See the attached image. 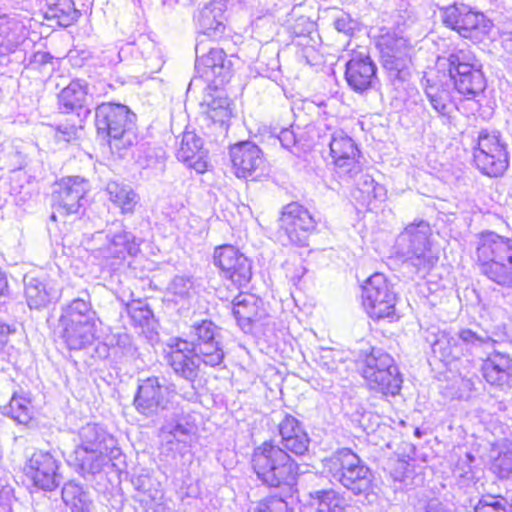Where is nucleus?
Here are the masks:
<instances>
[{
    "instance_id": "obj_1",
    "label": "nucleus",
    "mask_w": 512,
    "mask_h": 512,
    "mask_svg": "<svg viewBox=\"0 0 512 512\" xmlns=\"http://www.w3.org/2000/svg\"><path fill=\"white\" fill-rule=\"evenodd\" d=\"M281 446L272 439L257 445L251 454L250 464L257 478L266 486L280 488L297 482L299 464L292 458L306 455L310 437L302 423L286 414L277 426Z\"/></svg>"
},
{
    "instance_id": "obj_2",
    "label": "nucleus",
    "mask_w": 512,
    "mask_h": 512,
    "mask_svg": "<svg viewBox=\"0 0 512 512\" xmlns=\"http://www.w3.org/2000/svg\"><path fill=\"white\" fill-rule=\"evenodd\" d=\"M191 334V340L172 338L163 350V358L176 377L193 384L200 378L201 365L219 366L224 360V351L217 339V327L211 320L192 325Z\"/></svg>"
},
{
    "instance_id": "obj_3",
    "label": "nucleus",
    "mask_w": 512,
    "mask_h": 512,
    "mask_svg": "<svg viewBox=\"0 0 512 512\" xmlns=\"http://www.w3.org/2000/svg\"><path fill=\"white\" fill-rule=\"evenodd\" d=\"M476 239L474 260L481 274L500 286H512V238L483 230Z\"/></svg>"
},
{
    "instance_id": "obj_4",
    "label": "nucleus",
    "mask_w": 512,
    "mask_h": 512,
    "mask_svg": "<svg viewBox=\"0 0 512 512\" xmlns=\"http://www.w3.org/2000/svg\"><path fill=\"white\" fill-rule=\"evenodd\" d=\"M356 369L370 391L383 397H394L400 393L402 375L388 353L372 348L357 359Z\"/></svg>"
},
{
    "instance_id": "obj_5",
    "label": "nucleus",
    "mask_w": 512,
    "mask_h": 512,
    "mask_svg": "<svg viewBox=\"0 0 512 512\" xmlns=\"http://www.w3.org/2000/svg\"><path fill=\"white\" fill-rule=\"evenodd\" d=\"M361 307L374 322L398 321L399 295L392 280L382 272H374L360 285Z\"/></svg>"
},
{
    "instance_id": "obj_6",
    "label": "nucleus",
    "mask_w": 512,
    "mask_h": 512,
    "mask_svg": "<svg viewBox=\"0 0 512 512\" xmlns=\"http://www.w3.org/2000/svg\"><path fill=\"white\" fill-rule=\"evenodd\" d=\"M441 24L461 38L478 44L489 38L493 20L483 11L462 1L438 7Z\"/></svg>"
},
{
    "instance_id": "obj_7",
    "label": "nucleus",
    "mask_w": 512,
    "mask_h": 512,
    "mask_svg": "<svg viewBox=\"0 0 512 512\" xmlns=\"http://www.w3.org/2000/svg\"><path fill=\"white\" fill-rule=\"evenodd\" d=\"M323 471L354 495L367 494L373 487V474L349 448H341L322 460Z\"/></svg>"
},
{
    "instance_id": "obj_8",
    "label": "nucleus",
    "mask_w": 512,
    "mask_h": 512,
    "mask_svg": "<svg viewBox=\"0 0 512 512\" xmlns=\"http://www.w3.org/2000/svg\"><path fill=\"white\" fill-rule=\"evenodd\" d=\"M61 338L69 350H82L96 338V322L89 305L75 299L63 310L59 318Z\"/></svg>"
},
{
    "instance_id": "obj_9",
    "label": "nucleus",
    "mask_w": 512,
    "mask_h": 512,
    "mask_svg": "<svg viewBox=\"0 0 512 512\" xmlns=\"http://www.w3.org/2000/svg\"><path fill=\"white\" fill-rule=\"evenodd\" d=\"M212 263L230 291H241L253 278V262L237 246L220 244L214 247Z\"/></svg>"
},
{
    "instance_id": "obj_10",
    "label": "nucleus",
    "mask_w": 512,
    "mask_h": 512,
    "mask_svg": "<svg viewBox=\"0 0 512 512\" xmlns=\"http://www.w3.org/2000/svg\"><path fill=\"white\" fill-rule=\"evenodd\" d=\"M472 155L476 168L489 177H500L509 167L508 145L497 131L482 130Z\"/></svg>"
},
{
    "instance_id": "obj_11",
    "label": "nucleus",
    "mask_w": 512,
    "mask_h": 512,
    "mask_svg": "<svg viewBox=\"0 0 512 512\" xmlns=\"http://www.w3.org/2000/svg\"><path fill=\"white\" fill-rule=\"evenodd\" d=\"M61 463L50 451L36 449L28 456L21 469L28 486L36 491L52 492L60 484Z\"/></svg>"
},
{
    "instance_id": "obj_12",
    "label": "nucleus",
    "mask_w": 512,
    "mask_h": 512,
    "mask_svg": "<svg viewBox=\"0 0 512 512\" xmlns=\"http://www.w3.org/2000/svg\"><path fill=\"white\" fill-rule=\"evenodd\" d=\"M136 115L120 103L103 102L95 111V128L98 136L108 143L120 140L132 128Z\"/></svg>"
},
{
    "instance_id": "obj_13",
    "label": "nucleus",
    "mask_w": 512,
    "mask_h": 512,
    "mask_svg": "<svg viewBox=\"0 0 512 512\" xmlns=\"http://www.w3.org/2000/svg\"><path fill=\"white\" fill-rule=\"evenodd\" d=\"M447 61L449 76L460 95L474 99L484 92L486 80L483 72L462 51L450 54Z\"/></svg>"
},
{
    "instance_id": "obj_14",
    "label": "nucleus",
    "mask_w": 512,
    "mask_h": 512,
    "mask_svg": "<svg viewBox=\"0 0 512 512\" xmlns=\"http://www.w3.org/2000/svg\"><path fill=\"white\" fill-rule=\"evenodd\" d=\"M88 181L80 176H64L56 180L51 193V206L60 214H76L89 192Z\"/></svg>"
},
{
    "instance_id": "obj_15",
    "label": "nucleus",
    "mask_w": 512,
    "mask_h": 512,
    "mask_svg": "<svg viewBox=\"0 0 512 512\" xmlns=\"http://www.w3.org/2000/svg\"><path fill=\"white\" fill-rule=\"evenodd\" d=\"M281 229L291 244L305 246L316 230V220L309 210L298 202L284 206L280 216Z\"/></svg>"
},
{
    "instance_id": "obj_16",
    "label": "nucleus",
    "mask_w": 512,
    "mask_h": 512,
    "mask_svg": "<svg viewBox=\"0 0 512 512\" xmlns=\"http://www.w3.org/2000/svg\"><path fill=\"white\" fill-rule=\"evenodd\" d=\"M344 79L354 92H366L377 79V66L367 53L353 51L345 65Z\"/></svg>"
},
{
    "instance_id": "obj_17",
    "label": "nucleus",
    "mask_w": 512,
    "mask_h": 512,
    "mask_svg": "<svg viewBox=\"0 0 512 512\" xmlns=\"http://www.w3.org/2000/svg\"><path fill=\"white\" fill-rule=\"evenodd\" d=\"M133 406L140 415L145 417L166 409L165 387L159 377L150 376L139 383L133 398Z\"/></svg>"
},
{
    "instance_id": "obj_18",
    "label": "nucleus",
    "mask_w": 512,
    "mask_h": 512,
    "mask_svg": "<svg viewBox=\"0 0 512 512\" xmlns=\"http://www.w3.org/2000/svg\"><path fill=\"white\" fill-rule=\"evenodd\" d=\"M229 154L234 174L238 178L253 177L265 167L262 150L252 142L244 141L233 145Z\"/></svg>"
},
{
    "instance_id": "obj_19",
    "label": "nucleus",
    "mask_w": 512,
    "mask_h": 512,
    "mask_svg": "<svg viewBox=\"0 0 512 512\" xmlns=\"http://www.w3.org/2000/svg\"><path fill=\"white\" fill-rule=\"evenodd\" d=\"M57 105L61 113L87 116L90 113L88 83L80 79L71 80L57 94Z\"/></svg>"
},
{
    "instance_id": "obj_20",
    "label": "nucleus",
    "mask_w": 512,
    "mask_h": 512,
    "mask_svg": "<svg viewBox=\"0 0 512 512\" xmlns=\"http://www.w3.org/2000/svg\"><path fill=\"white\" fill-rule=\"evenodd\" d=\"M480 371L491 387L504 389L512 386V356L508 353L491 352L482 361Z\"/></svg>"
},
{
    "instance_id": "obj_21",
    "label": "nucleus",
    "mask_w": 512,
    "mask_h": 512,
    "mask_svg": "<svg viewBox=\"0 0 512 512\" xmlns=\"http://www.w3.org/2000/svg\"><path fill=\"white\" fill-rule=\"evenodd\" d=\"M233 315L242 328H248L267 317L264 302L255 294L239 293L233 303Z\"/></svg>"
},
{
    "instance_id": "obj_22",
    "label": "nucleus",
    "mask_w": 512,
    "mask_h": 512,
    "mask_svg": "<svg viewBox=\"0 0 512 512\" xmlns=\"http://www.w3.org/2000/svg\"><path fill=\"white\" fill-rule=\"evenodd\" d=\"M330 156L334 166L346 172L360 170V150L355 142L343 134H336L330 141Z\"/></svg>"
},
{
    "instance_id": "obj_23",
    "label": "nucleus",
    "mask_w": 512,
    "mask_h": 512,
    "mask_svg": "<svg viewBox=\"0 0 512 512\" xmlns=\"http://www.w3.org/2000/svg\"><path fill=\"white\" fill-rule=\"evenodd\" d=\"M207 151L201 139L194 133H185L182 137L177 158L190 170L203 174L208 170Z\"/></svg>"
},
{
    "instance_id": "obj_24",
    "label": "nucleus",
    "mask_w": 512,
    "mask_h": 512,
    "mask_svg": "<svg viewBox=\"0 0 512 512\" xmlns=\"http://www.w3.org/2000/svg\"><path fill=\"white\" fill-rule=\"evenodd\" d=\"M196 69L207 81L223 83L229 78L226 53L222 49H210L196 61Z\"/></svg>"
},
{
    "instance_id": "obj_25",
    "label": "nucleus",
    "mask_w": 512,
    "mask_h": 512,
    "mask_svg": "<svg viewBox=\"0 0 512 512\" xmlns=\"http://www.w3.org/2000/svg\"><path fill=\"white\" fill-rule=\"evenodd\" d=\"M201 108L205 117L215 124H227L233 116L232 102L224 94L209 93Z\"/></svg>"
},
{
    "instance_id": "obj_26",
    "label": "nucleus",
    "mask_w": 512,
    "mask_h": 512,
    "mask_svg": "<svg viewBox=\"0 0 512 512\" xmlns=\"http://www.w3.org/2000/svg\"><path fill=\"white\" fill-rule=\"evenodd\" d=\"M313 512H347L344 496L334 489H323L310 494Z\"/></svg>"
},
{
    "instance_id": "obj_27",
    "label": "nucleus",
    "mask_w": 512,
    "mask_h": 512,
    "mask_svg": "<svg viewBox=\"0 0 512 512\" xmlns=\"http://www.w3.org/2000/svg\"><path fill=\"white\" fill-rule=\"evenodd\" d=\"M106 191L109 200L117 206L122 214H132L138 204V195L126 185L116 181L107 184Z\"/></svg>"
},
{
    "instance_id": "obj_28",
    "label": "nucleus",
    "mask_w": 512,
    "mask_h": 512,
    "mask_svg": "<svg viewBox=\"0 0 512 512\" xmlns=\"http://www.w3.org/2000/svg\"><path fill=\"white\" fill-rule=\"evenodd\" d=\"M44 17L66 27L77 19L78 10L75 8L73 0H54L47 6Z\"/></svg>"
},
{
    "instance_id": "obj_29",
    "label": "nucleus",
    "mask_w": 512,
    "mask_h": 512,
    "mask_svg": "<svg viewBox=\"0 0 512 512\" xmlns=\"http://www.w3.org/2000/svg\"><path fill=\"white\" fill-rule=\"evenodd\" d=\"M98 436L93 441H83L74 450L75 465L81 469H91L95 462L99 459L101 451L99 449L100 442Z\"/></svg>"
},
{
    "instance_id": "obj_30",
    "label": "nucleus",
    "mask_w": 512,
    "mask_h": 512,
    "mask_svg": "<svg viewBox=\"0 0 512 512\" xmlns=\"http://www.w3.org/2000/svg\"><path fill=\"white\" fill-rule=\"evenodd\" d=\"M24 295L30 309L40 310L50 302L45 285L34 279L25 284Z\"/></svg>"
},
{
    "instance_id": "obj_31",
    "label": "nucleus",
    "mask_w": 512,
    "mask_h": 512,
    "mask_svg": "<svg viewBox=\"0 0 512 512\" xmlns=\"http://www.w3.org/2000/svg\"><path fill=\"white\" fill-rule=\"evenodd\" d=\"M11 418L19 424H28L33 419V407L30 398L22 394H14L10 400Z\"/></svg>"
},
{
    "instance_id": "obj_32",
    "label": "nucleus",
    "mask_w": 512,
    "mask_h": 512,
    "mask_svg": "<svg viewBox=\"0 0 512 512\" xmlns=\"http://www.w3.org/2000/svg\"><path fill=\"white\" fill-rule=\"evenodd\" d=\"M474 512H510L507 510V500L501 494H484L474 507Z\"/></svg>"
},
{
    "instance_id": "obj_33",
    "label": "nucleus",
    "mask_w": 512,
    "mask_h": 512,
    "mask_svg": "<svg viewBox=\"0 0 512 512\" xmlns=\"http://www.w3.org/2000/svg\"><path fill=\"white\" fill-rule=\"evenodd\" d=\"M128 316L131 324L134 327H146L150 324L153 318V312L148 305L143 304L141 301L132 302L127 309Z\"/></svg>"
},
{
    "instance_id": "obj_34",
    "label": "nucleus",
    "mask_w": 512,
    "mask_h": 512,
    "mask_svg": "<svg viewBox=\"0 0 512 512\" xmlns=\"http://www.w3.org/2000/svg\"><path fill=\"white\" fill-rule=\"evenodd\" d=\"M253 512H294V509L282 497L270 495L259 500Z\"/></svg>"
},
{
    "instance_id": "obj_35",
    "label": "nucleus",
    "mask_w": 512,
    "mask_h": 512,
    "mask_svg": "<svg viewBox=\"0 0 512 512\" xmlns=\"http://www.w3.org/2000/svg\"><path fill=\"white\" fill-rule=\"evenodd\" d=\"M62 499L66 506H69L72 510H82L83 501L81 493L73 487L72 489L65 488L62 491Z\"/></svg>"
},
{
    "instance_id": "obj_36",
    "label": "nucleus",
    "mask_w": 512,
    "mask_h": 512,
    "mask_svg": "<svg viewBox=\"0 0 512 512\" xmlns=\"http://www.w3.org/2000/svg\"><path fill=\"white\" fill-rule=\"evenodd\" d=\"M78 127L76 125L60 124L55 127V139L57 141L70 142L77 138Z\"/></svg>"
},
{
    "instance_id": "obj_37",
    "label": "nucleus",
    "mask_w": 512,
    "mask_h": 512,
    "mask_svg": "<svg viewBox=\"0 0 512 512\" xmlns=\"http://www.w3.org/2000/svg\"><path fill=\"white\" fill-rule=\"evenodd\" d=\"M15 333V328L10 324L0 320V351L4 350L9 344V338Z\"/></svg>"
},
{
    "instance_id": "obj_38",
    "label": "nucleus",
    "mask_w": 512,
    "mask_h": 512,
    "mask_svg": "<svg viewBox=\"0 0 512 512\" xmlns=\"http://www.w3.org/2000/svg\"><path fill=\"white\" fill-rule=\"evenodd\" d=\"M459 339L466 344L482 343L484 340L471 329H461L458 333Z\"/></svg>"
},
{
    "instance_id": "obj_39",
    "label": "nucleus",
    "mask_w": 512,
    "mask_h": 512,
    "mask_svg": "<svg viewBox=\"0 0 512 512\" xmlns=\"http://www.w3.org/2000/svg\"><path fill=\"white\" fill-rule=\"evenodd\" d=\"M53 56L46 51H37L33 54L32 62L36 65H46L51 63Z\"/></svg>"
},
{
    "instance_id": "obj_40",
    "label": "nucleus",
    "mask_w": 512,
    "mask_h": 512,
    "mask_svg": "<svg viewBox=\"0 0 512 512\" xmlns=\"http://www.w3.org/2000/svg\"><path fill=\"white\" fill-rule=\"evenodd\" d=\"M9 295V281L4 271L0 269V299Z\"/></svg>"
},
{
    "instance_id": "obj_41",
    "label": "nucleus",
    "mask_w": 512,
    "mask_h": 512,
    "mask_svg": "<svg viewBox=\"0 0 512 512\" xmlns=\"http://www.w3.org/2000/svg\"><path fill=\"white\" fill-rule=\"evenodd\" d=\"M431 102L433 103V106L435 109H437L438 111H440L441 113L444 112V109H445V105L444 104H441L440 103H437V101L435 99H431Z\"/></svg>"
},
{
    "instance_id": "obj_42",
    "label": "nucleus",
    "mask_w": 512,
    "mask_h": 512,
    "mask_svg": "<svg viewBox=\"0 0 512 512\" xmlns=\"http://www.w3.org/2000/svg\"><path fill=\"white\" fill-rule=\"evenodd\" d=\"M431 102L433 103V106L435 109H437L438 111H440L441 113L444 112V109H445V105L444 104H441L440 103H437V101L435 99H431Z\"/></svg>"
},
{
    "instance_id": "obj_43",
    "label": "nucleus",
    "mask_w": 512,
    "mask_h": 512,
    "mask_svg": "<svg viewBox=\"0 0 512 512\" xmlns=\"http://www.w3.org/2000/svg\"><path fill=\"white\" fill-rule=\"evenodd\" d=\"M51 220L53 221H57V215L55 213H52L51 216H50Z\"/></svg>"
},
{
    "instance_id": "obj_44",
    "label": "nucleus",
    "mask_w": 512,
    "mask_h": 512,
    "mask_svg": "<svg viewBox=\"0 0 512 512\" xmlns=\"http://www.w3.org/2000/svg\"><path fill=\"white\" fill-rule=\"evenodd\" d=\"M287 133H290V131H288L287 129L282 131V134H287Z\"/></svg>"
},
{
    "instance_id": "obj_45",
    "label": "nucleus",
    "mask_w": 512,
    "mask_h": 512,
    "mask_svg": "<svg viewBox=\"0 0 512 512\" xmlns=\"http://www.w3.org/2000/svg\"><path fill=\"white\" fill-rule=\"evenodd\" d=\"M488 341H490L492 344H495L497 341L493 340V339H489Z\"/></svg>"
}]
</instances>
